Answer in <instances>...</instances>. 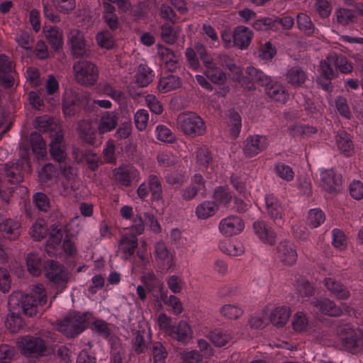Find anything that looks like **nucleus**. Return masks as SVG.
Returning <instances> with one entry per match:
<instances>
[{"instance_id": "26", "label": "nucleus", "mask_w": 363, "mask_h": 363, "mask_svg": "<svg viewBox=\"0 0 363 363\" xmlns=\"http://www.w3.org/2000/svg\"><path fill=\"white\" fill-rule=\"evenodd\" d=\"M5 175L8 182L12 184L21 183L23 180L22 162H9L4 167Z\"/></svg>"}, {"instance_id": "45", "label": "nucleus", "mask_w": 363, "mask_h": 363, "mask_svg": "<svg viewBox=\"0 0 363 363\" xmlns=\"http://www.w3.org/2000/svg\"><path fill=\"white\" fill-rule=\"evenodd\" d=\"M335 17L336 22L341 26H347L357 21V17L353 11L340 8L335 11Z\"/></svg>"}, {"instance_id": "24", "label": "nucleus", "mask_w": 363, "mask_h": 363, "mask_svg": "<svg viewBox=\"0 0 363 363\" xmlns=\"http://www.w3.org/2000/svg\"><path fill=\"white\" fill-rule=\"evenodd\" d=\"M69 34L73 55L76 57L89 55V51L83 34L78 30L72 31Z\"/></svg>"}, {"instance_id": "14", "label": "nucleus", "mask_w": 363, "mask_h": 363, "mask_svg": "<svg viewBox=\"0 0 363 363\" xmlns=\"http://www.w3.org/2000/svg\"><path fill=\"white\" fill-rule=\"evenodd\" d=\"M252 30L245 26H238L233 31V39L234 46L239 50H243L249 48L253 38Z\"/></svg>"}, {"instance_id": "62", "label": "nucleus", "mask_w": 363, "mask_h": 363, "mask_svg": "<svg viewBox=\"0 0 363 363\" xmlns=\"http://www.w3.org/2000/svg\"><path fill=\"white\" fill-rule=\"evenodd\" d=\"M33 201L36 208L40 211L47 212L50 207V200L44 193H35L33 196Z\"/></svg>"}, {"instance_id": "49", "label": "nucleus", "mask_w": 363, "mask_h": 363, "mask_svg": "<svg viewBox=\"0 0 363 363\" xmlns=\"http://www.w3.org/2000/svg\"><path fill=\"white\" fill-rule=\"evenodd\" d=\"M10 315L6 320V326L13 333H17L24 326V323L20 316V311H10Z\"/></svg>"}, {"instance_id": "27", "label": "nucleus", "mask_w": 363, "mask_h": 363, "mask_svg": "<svg viewBox=\"0 0 363 363\" xmlns=\"http://www.w3.org/2000/svg\"><path fill=\"white\" fill-rule=\"evenodd\" d=\"M88 325L86 313H76L69 316V337H74L82 333Z\"/></svg>"}, {"instance_id": "20", "label": "nucleus", "mask_w": 363, "mask_h": 363, "mask_svg": "<svg viewBox=\"0 0 363 363\" xmlns=\"http://www.w3.org/2000/svg\"><path fill=\"white\" fill-rule=\"evenodd\" d=\"M154 254L156 261L164 267L170 269L174 265L173 255L163 241L155 243Z\"/></svg>"}, {"instance_id": "13", "label": "nucleus", "mask_w": 363, "mask_h": 363, "mask_svg": "<svg viewBox=\"0 0 363 363\" xmlns=\"http://www.w3.org/2000/svg\"><path fill=\"white\" fill-rule=\"evenodd\" d=\"M14 65L5 55H0V84L10 88L14 83Z\"/></svg>"}, {"instance_id": "29", "label": "nucleus", "mask_w": 363, "mask_h": 363, "mask_svg": "<svg viewBox=\"0 0 363 363\" xmlns=\"http://www.w3.org/2000/svg\"><path fill=\"white\" fill-rule=\"evenodd\" d=\"M324 284L327 289L338 299L345 300L350 296L347 287L332 278L325 279Z\"/></svg>"}, {"instance_id": "6", "label": "nucleus", "mask_w": 363, "mask_h": 363, "mask_svg": "<svg viewBox=\"0 0 363 363\" xmlns=\"http://www.w3.org/2000/svg\"><path fill=\"white\" fill-rule=\"evenodd\" d=\"M43 269L45 277L58 291H62L66 288L67 274L58 262L48 260L44 262Z\"/></svg>"}, {"instance_id": "39", "label": "nucleus", "mask_w": 363, "mask_h": 363, "mask_svg": "<svg viewBox=\"0 0 363 363\" xmlns=\"http://www.w3.org/2000/svg\"><path fill=\"white\" fill-rule=\"evenodd\" d=\"M213 198L214 202L219 206L228 207L233 199V194L229 189L223 186H218L215 189Z\"/></svg>"}, {"instance_id": "8", "label": "nucleus", "mask_w": 363, "mask_h": 363, "mask_svg": "<svg viewBox=\"0 0 363 363\" xmlns=\"http://www.w3.org/2000/svg\"><path fill=\"white\" fill-rule=\"evenodd\" d=\"M138 196L144 200L151 193L153 201H159L162 197V188L159 178L152 174L147 182H143L137 189Z\"/></svg>"}, {"instance_id": "35", "label": "nucleus", "mask_w": 363, "mask_h": 363, "mask_svg": "<svg viewBox=\"0 0 363 363\" xmlns=\"http://www.w3.org/2000/svg\"><path fill=\"white\" fill-rule=\"evenodd\" d=\"M181 85L182 82L179 77L170 74L160 79L157 88L160 92L167 93L179 88Z\"/></svg>"}, {"instance_id": "64", "label": "nucleus", "mask_w": 363, "mask_h": 363, "mask_svg": "<svg viewBox=\"0 0 363 363\" xmlns=\"http://www.w3.org/2000/svg\"><path fill=\"white\" fill-rule=\"evenodd\" d=\"M98 45L105 49H111L114 44V40L111 33L108 31H102L96 35Z\"/></svg>"}, {"instance_id": "15", "label": "nucleus", "mask_w": 363, "mask_h": 363, "mask_svg": "<svg viewBox=\"0 0 363 363\" xmlns=\"http://www.w3.org/2000/svg\"><path fill=\"white\" fill-rule=\"evenodd\" d=\"M138 174V172L133 166L123 165L113 169V179L118 184L128 186Z\"/></svg>"}, {"instance_id": "36", "label": "nucleus", "mask_w": 363, "mask_h": 363, "mask_svg": "<svg viewBox=\"0 0 363 363\" xmlns=\"http://www.w3.org/2000/svg\"><path fill=\"white\" fill-rule=\"evenodd\" d=\"M289 316V308L286 306H280L275 308L272 311L269 318L273 325L277 327H283L287 322Z\"/></svg>"}, {"instance_id": "52", "label": "nucleus", "mask_w": 363, "mask_h": 363, "mask_svg": "<svg viewBox=\"0 0 363 363\" xmlns=\"http://www.w3.org/2000/svg\"><path fill=\"white\" fill-rule=\"evenodd\" d=\"M26 264L30 273L38 277L41 273V260L38 255L34 252H30L26 257Z\"/></svg>"}, {"instance_id": "58", "label": "nucleus", "mask_w": 363, "mask_h": 363, "mask_svg": "<svg viewBox=\"0 0 363 363\" xmlns=\"http://www.w3.org/2000/svg\"><path fill=\"white\" fill-rule=\"evenodd\" d=\"M325 220L323 211L318 208L311 209L308 212V223L312 228L320 226Z\"/></svg>"}, {"instance_id": "40", "label": "nucleus", "mask_w": 363, "mask_h": 363, "mask_svg": "<svg viewBox=\"0 0 363 363\" xmlns=\"http://www.w3.org/2000/svg\"><path fill=\"white\" fill-rule=\"evenodd\" d=\"M152 70L146 65H140L135 74V82L141 87L147 86L153 79Z\"/></svg>"}, {"instance_id": "51", "label": "nucleus", "mask_w": 363, "mask_h": 363, "mask_svg": "<svg viewBox=\"0 0 363 363\" xmlns=\"http://www.w3.org/2000/svg\"><path fill=\"white\" fill-rule=\"evenodd\" d=\"M223 317L228 320H236L243 314V310L237 305L225 304L220 308Z\"/></svg>"}, {"instance_id": "32", "label": "nucleus", "mask_w": 363, "mask_h": 363, "mask_svg": "<svg viewBox=\"0 0 363 363\" xmlns=\"http://www.w3.org/2000/svg\"><path fill=\"white\" fill-rule=\"evenodd\" d=\"M226 123L230 135L233 138H236L239 135L242 127V118L239 113L233 110L229 111Z\"/></svg>"}, {"instance_id": "59", "label": "nucleus", "mask_w": 363, "mask_h": 363, "mask_svg": "<svg viewBox=\"0 0 363 363\" xmlns=\"http://www.w3.org/2000/svg\"><path fill=\"white\" fill-rule=\"evenodd\" d=\"M147 333L145 330H138L135 334V337L133 340V345L135 351L138 353L143 352L147 347L145 336H147Z\"/></svg>"}, {"instance_id": "7", "label": "nucleus", "mask_w": 363, "mask_h": 363, "mask_svg": "<svg viewBox=\"0 0 363 363\" xmlns=\"http://www.w3.org/2000/svg\"><path fill=\"white\" fill-rule=\"evenodd\" d=\"M196 48L205 66L206 76L213 83L218 84H223L226 79L225 74L216 66L213 58L208 55L205 47L198 43L196 45Z\"/></svg>"}, {"instance_id": "34", "label": "nucleus", "mask_w": 363, "mask_h": 363, "mask_svg": "<svg viewBox=\"0 0 363 363\" xmlns=\"http://www.w3.org/2000/svg\"><path fill=\"white\" fill-rule=\"evenodd\" d=\"M218 210V204L214 201H205L196 206L195 213L199 219H207L214 216Z\"/></svg>"}, {"instance_id": "37", "label": "nucleus", "mask_w": 363, "mask_h": 363, "mask_svg": "<svg viewBox=\"0 0 363 363\" xmlns=\"http://www.w3.org/2000/svg\"><path fill=\"white\" fill-rule=\"evenodd\" d=\"M45 36L52 48L58 51L62 46V33L57 27H50L44 29Z\"/></svg>"}, {"instance_id": "63", "label": "nucleus", "mask_w": 363, "mask_h": 363, "mask_svg": "<svg viewBox=\"0 0 363 363\" xmlns=\"http://www.w3.org/2000/svg\"><path fill=\"white\" fill-rule=\"evenodd\" d=\"M152 353L154 363H164L167 352L164 347L160 342H157L153 344Z\"/></svg>"}, {"instance_id": "53", "label": "nucleus", "mask_w": 363, "mask_h": 363, "mask_svg": "<svg viewBox=\"0 0 363 363\" xmlns=\"http://www.w3.org/2000/svg\"><path fill=\"white\" fill-rule=\"evenodd\" d=\"M30 145L33 151L39 157H44L45 154V142L42 135L38 133H33L30 135Z\"/></svg>"}, {"instance_id": "50", "label": "nucleus", "mask_w": 363, "mask_h": 363, "mask_svg": "<svg viewBox=\"0 0 363 363\" xmlns=\"http://www.w3.org/2000/svg\"><path fill=\"white\" fill-rule=\"evenodd\" d=\"M160 298L164 303L169 306L172 311V313L175 315H179L183 311V306L179 298L174 295H170L167 296V293L161 292Z\"/></svg>"}, {"instance_id": "46", "label": "nucleus", "mask_w": 363, "mask_h": 363, "mask_svg": "<svg viewBox=\"0 0 363 363\" xmlns=\"http://www.w3.org/2000/svg\"><path fill=\"white\" fill-rule=\"evenodd\" d=\"M196 164L199 169H206L211 162L212 157L208 149L206 146L197 147L195 152Z\"/></svg>"}, {"instance_id": "33", "label": "nucleus", "mask_w": 363, "mask_h": 363, "mask_svg": "<svg viewBox=\"0 0 363 363\" xmlns=\"http://www.w3.org/2000/svg\"><path fill=\"white\" fill-rule=\"evenodd\" d=\"M158 55L160 61L165 65L169 69H174L177 67L179 57L170 49L160 46Z\"/></svg>"}, {"instance_id": "1", "label": "nucleus", "mask_w": 363, "mask_h": 363, "mask_svg": "<svg viewBox=\"0 0 363 363\" xmlns=\"http://www.w3.org/2000/svg\"><path fill=\"white\" fill-rule=\"evenodd\" d=\"M342 347L352 354L363 352V325L346 323L337 330Z\"/></svg>"}, {"instance_id": "55", "label": "nucleus", "mask_w": 363, "mask_h": 363, "mask_svg": "<svg viewBox=\"0 0 363 363\" xmlns=\"http://www.w3.org/2000/svg\"><path fill=\"white\" fill-rule=\"evenodd\" d=\"M218 63L228 68L232 73L235 74L237 78L240 81V76L242 74V69L238 67L233 60L227 55H220L218 57Z\"/></svg>"}, {"instance_id": "48", "label": "nucleus", "mask_w": 363, "mask_h": 363, "mask_svg": "<svg viewBox=\"0 0 363 363\" xmlns=\"http://www.w3.org/2000/svg\"><path fill=\"white\" fill-rule=\"evenodd\" d=\"M246 74L251 81L259 83L261 86H269L272 80L269 77L264 74L259 69L254 67H247Z\"/></svg>"}, {"instance_id": "25", "label": "nucleus", "mask_w": 363, "mask_h": 363, "mask_svg": "<svg viewBox=\"0 0 363 363\" xmlns=\"http://www.w3.org/2000/svg\"><path fill=\"white\" fill-rule=\"evenodd\" d=\"M307 79L306 72L298 66L289 68L285 74L286 82L293 87H301Z\"/></svg>"}, {"instance_id": "2", "label": "nucleus", "mask_w": 363, "mask_h": 363, "mask_svg": "<svg viewBox=\"0 0 363 363\" xmlns=\"http://www.w3.org/2000/svg\"><path fill=\"white\" fill-rule=\"evenodd\" d=\"M8 306L10 311H20L26 315L33 317L38 314L40 306L33 295L14 291L9 296Z\"/></svg>"}, {"instance_id": "30", "label": "nucleus", "mask_w": 363, "mask_h": 363, "mask_svg": "<svg viewBox=\"0 0 363 363\" xmlns=\"http://www.w3.org/2000/svg\"><path fill=\"white\" fill-rule=\"evenodd\" d=\"M255 233L264 242L272 245L275 242V234L264 222L257 221L253 224Z\"/></svg>"}, {"instance_id": "19", "label": "nucleus", "mask_w": 363, "mask_h": 363, "mask_svg": "<svg viewBox=\"0 0 363 363\" xmlns=\"http://www.w3.org/2000/svg\"><path fill=\"white\" fill-rule=\"evenodd\" d=\"M21 227V223L12 218H4L0 221V232L4 238L9 240H16L19 238Z\"/></svg>"}, {"instance_id": "9", "label": "nucleus", "mask_w": 363, "mask_h": 363, "mask_svg": "<svg viewBox=\"0 0 363 363\" xmlns=\"http://www.w3.org/2000/svg\"><path fill=\"white\" fill-rule=\"evenodd\" d=\"M36 128L43 133H48L50 140H63L62 128L56 121L47 115L35 118Z\"/></svg>"}, {"instance_id": "56", "label": "nucleus", "mask_w": 363, "mask_h": 363, "mask_svg": "<svg viewBox=\"0 0 363 363\" xmlns=\"http://www.w3.org/2000/svg\"><path fill=\"white\" fill-rule=\"evenodd\" d=\"M156 138L164 143H172L176 140V137L172 130L164 125H159L155 130Z\"/></svg>"}, {"instance_id": "43", "label": "nucleus", "mask_w": 363, "mask_h": 363, "mask_svg": "<svg viewBox=\"0 0 363 363\" xmlns=\"http://www.w3.org/2000/svg\"><path fill=\"white\" fill-rule=\"evenodd\" d=\"M211 341L217 347H222L233 340L232 331L230 330H216L210 334Z\"/></svg>"}, {"instance_id": "17", "label": "nucleus", "mask_w": 363, "mask_h": 363, "mask_svg": "<svg viewBox=\"0 0 363 363\" xmlns=\"http://www.w3.org/2000/svg\"><path fill=\"white\" fill-rule=\"evenodd\" d=\"M138 245L135 235H124L120 240L117 254L121 259L127 260L135 254Z\"/></svg>"}, {"instance_id": "54", "label": "nucleus", "mask_w": 363, "mask_h": 363, "mask_svg": "<svg viewBox=\"0 0 363 363\" xmlns=\"http://www.w3.org/2000/svg\"><path fill=\"white\" fill-rule=\"evenodd\" d=\"M179 30L172 28L168 23L163 24L161 27V38L166 43L174 44L177 39Z\"/></svg>"}, {"instance_id": "38", "label": "nucleus", "mask_w": 363, "mask_h": 363, "mask_svg": "<svg viewBox=\"0 0 363 363\" xmlns=\"http://www.w3.org/2000/svg\"><path fill=\"white\" fill-rule=\"evenodd\" d=\"M81 138L87 143L93 145L96 140V130L90 121H82L78 127Z\"/></svg>"}, {"instance_id": "4", "label": "nucleus", "mask_w": 363, "mask_h": 363, "mask_svg": "<svg viewBox=\"0 0 363 363\" xmlns=\"http://www.w3.org/2000/svg\"><path fill=\"white\" fill-rule=\"evenodd\" d=\"M18 347L22 354L27 357L38 358L46 355V343L40 337L26 335L17 341Z\"/></svg>"}, {"instance_id": "60", "label": "nucleus", "mask_w": 363, "mask_h": 363, "mask_svg": "<svg viewBox=\"0 0 363 363\" xmlns=\"http://www.w3.org/2000/svg\"><path fill=\"white\" fill-rule=\"evenodd\" d=\"M30 234L35 240L44 238L47 235V228L45 225V221L40 220L34 223L30 228Z\"/></svg>"}, {"instance_id": "23", "label": "nucleus", "mask_w": 363, "mask_h": 363, "mask_svg": "<svg viewBox=\"0 0 363 363\" xmlns=\"http://www.w3.org/2000/svg\"><path fill=\"white\" fill-rule=\"evenodd\" d=\"M320 180L323 187L330 192L339 190L341 180L333 169H324L320 172Z\"/></svg>"}, {"instance_id": "22", "label": "nucleus", "mask_w": 363, "mask_h": 363, "mask_svg": "<svg viewBox=\"0 0 363 363\" xmlns=\"http://www.w3.org/2000/svg\"><path fill=\"white\" fill-rule=\"evenodd\" d=\"M193 331L189 324L181 320L177 325H173L169 335L177 341L186 344L192 338Z\"/></svg>"}, {"instance_id": "10", "label": "nucleus", "mask_w": 363, "mask_h": 363, "mask_svg": "<svg viewBox=\"0 0 363 363\" xmlns=\"http://www.w3.org/2000/svg\"><path fill=\"white\" fill-rule=\"evenodd\" d=\"M314 311L322 314L330 316H340L342 314L343 310L348 307L345 303L340 306L327 298H320L312 302Z\"/></svg>"}, {"instance_id": "41", "label": "nucleus", "mask_w": 363, "mask_h": 363, "mask_svg": "<svg viewBox=\"0 0 363 363\" xmlns=\"http://www.w3.org/2000/svg\"><path fill=\"white\" fill-rule=\"evenodd\" d=\"M265 205L267 213L274 220L281 218V207L273 194L265 196Z\"/></svg>"}, {"instance_id": "57", "label": "nucleus", "mask_w": 363, "mask_h": 363, "mask_svg": "<svg viewBox=\"0 0 363 363\" xmlns=\"http://www.w3.org/2000/svg\"><path fill=\"white\" fill-rule=\"evenodd\" d=\"M167 284L169 290L174 294H179L185 286L184 279L178 275H171L167 278Z\"/></svg>"}, {"instance_id": "3", "label": "nucleus", "mask_w": 363, "mask_h": 363, "mask_svg": "<svg viewBox=\"0 0 363 363\" xmlns=\"http://www.w3.org/2000/svg\"><path fill=\"white\" fill-rule=\"evenodd\" d=\"M178 128L189 137L194 138L202 135L206 130L203 120L195 113H184L177 120Z\"/></svg>"}, {"instance_id": "44", "label": "nucleus", "mask_w": 363, "mask_h": 363, "mask_svg": "<svg viewBox=\"0 0 363 363\" xmlns=\"http://www.w3.org/2000/svg\"><path fill=\"white\" fill-rule=\"evenodd\" d=\"M219 247L223 252L232 257L241 255L245 251L242 244L237 240L222 242Z\"/></svg>"}, {"instance_id": "18", "label": "nucleus", "mask_w": 363, "mask_h": 363, "mask_svg": "<svg viewBox=\"0 0 363 363\" xmlns=\"http://www.w3.org/2000/svg\"><path fill=\"white\" fill-rule=\"evenodd\" d=\"M277 258L285 265H292L297 259L294 246L290 242H281L277 246Z\"/></svg>"}, {"instance_id": "31", "label": "nucleus", "mask_w": 363, "mask_h": 363, "mask_svg": "<svg viewBox=\"0 0 363 363\" xmlns=\"http://www.w3.org/2000/svg\"><path fill=\"white\" fill-rule=\"evenodd\" d=\"M335 141L338 149L345 155L350 156L353 153V144L350 135L344 130L337 133Z\"/></svg>"}, {"instance_id": "47", "label": "nucleus", "mask_w": 363, "mask_h": 363, "mask_svg": "<svg viewBox=\"0 0 363 363\" xmlns=\"http://www.w3.org/2000/svg\"><path fill=\"white\" fill-rule=\"evenodd\" d=\"M329 61L333 63L334 67L342 73L347 74L352 70V66L348 62L347 58L342 55L330 54Z\"/></svg>"}, {"instance_id": "5", "label": "nucleus", "mask_w": 363, "mask_h": 363, "mask_svg": "<svg viewBox=\"0 0 363 363\" xmlns=\"http://www.w3.org/2000/svg\"><path fill=\"white\" fill-rule=\"evenodd\" d=\"M74 77L82 85H94L99 77V69L95 64L86 60H80L73 65Z\"/></svg>"}, {"instance_id": "12", "label": "nucleus", "mask_w": 363, "mask_h": 363, "mask_svg": "<svg viewBox=\"0 0 363 363\" xmlns=\"http://www.w3.org/2000/svg\"><path fill=\"white\" fill-rule=\"evenodd\" d=\"M245 228L244 221L237 216H229L220 220L218 229L220 233L226 237L238 235Z\"/></svg>"}, {"instance_id": "28", "label": "nucleus", "mask_w": 363, "mask_h": 363, "mask_svg": "<svg viewBox=\"0 0 363 363\" xmlns=\"http://www.w3.org/2000/svg\"><path fill=\"white\" fill-rule=\"evenodd\" d=\"M118 124V118L114 112H104L98 123V131L100 134H104L113 130Z\"/></svg>"}, {"instance_id": "21", "label": "nucleus", "mask_w": 363, "mask_h": 363, "mask_svg": "<svg viewBox=\"0 0 363 363\" xmlns=\"http://www.w3.org/2000/svg\"><path fill=\"white\" fill-rule=\"evenodd\" d=\"M62 240V231L55 225L50 227L48 239L45 245V251L49 256L57 254L58 249L61 247Z\"/></svg>"}, {"instance_id": "42", "label": "nucleus", "mask_w": 363, "mask_h": 363, "mask_svg": "<svg viewBox=\"0 0 363 363\" xmlns=\"http://www.w3.org/2000/svg\"><path fill=\"white\" fill-rule=\"evenodd\" d=\"M267 94L269 98L279 103H285L289 94L284 86L279 84H272L267 90Z\"/></svg>"}, {"instance_id": "16", "label": "nucleus", "mask_w": 363, "mask_h": 363, "mask_svg": "<svg viewBox=\"0 0 363 363\" xmlns=\"http://www.w3.org/2000/svg\"><path fill=\"white\" fill-rule=\"evenodd\" d=\"M62 141L63 140H51L50 143V153L53 160L59 163V168L67 179V152L65 148H62L60 146Z\"/></svg>"}, {"instance_id": "61", "label": "nucleus", "mask_w": 363, "mask_h": 363, "mask_svg": "<svg viewBox=\"0 0 363 363\" xmlns=\"http://www.w3.org/2000/svg\"><path fill=\"white\" fill-rule=\"evenodd\" d=\"M297 25L300 30L306 33L311 35L313 33L314 28L310 17L305 13H299L296 17Z\"/></svg>"}, {"instance_id": "11", "label": "nucleus", "mask_w": 363, "mask_h": 363, "mask_svg": "<svg viewBox=\"0 0 363 363\" xmlns=\"http://www.w3.org/2000/svg\"><path fill=\"white\" fill-rule=\"evenodd\" d=\"M269 143L268 138L265 135H250L244 142L243 152L248 157H254L264 150Z\"/></svg>"}]
</instances>
